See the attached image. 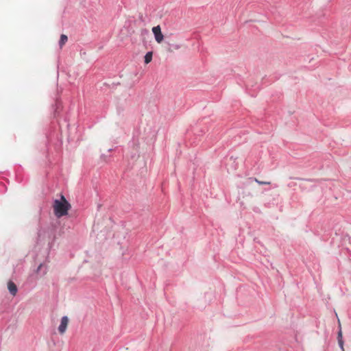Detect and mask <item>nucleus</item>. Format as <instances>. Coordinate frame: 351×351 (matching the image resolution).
Segmentation results:
<instances>
[{
    "label": "nucleus",
    "instance_id": "nucleus-1",
    "mask_svg": "<svg viewBox=\"0 0 351 351\" xmlns=\"http://www.w3.org/2000/svg\"><path fill=\"white\" fill-rule=\"evenodd\" d=\"M53 207L55 215L60 218L67 215L68 210L71 208V205L65 199L64 196L61 195L60 199L54 200Z\"/></svg>",
    "mask_w": 351,
    "mask_h": 351
},
{
    "label": "nucleus",
    "instance_id": "nucleus-2",
    "mask_svg": "<svg viewBox=\"0 0 351 351\" xmlns=\"http://www.w3.org/2000/svg\"><path fill=\"white\" fill-rule=\"evenodd\" d=\"M152 32L154 35L156 41L160 43L164 38L163 34L161 32L160 27L159 25L154 27L152 28Z\"/></svg>",
    "mask_w": 351,
    "mask_h": 351
},
{
    "label": "nucleus",
    "instance_id": "nucleus-3",
    "mask_svg": "<svg viewBox=\"0 0 351 351\" xmlns=\"http://www.w3.org/2000/svg\"><path fill=\"white\" fill-rule=\"evenodd\" d=\"M69 323V318L67 316H63L61 318L60 324L58 326V331L60 334H64L66 330Z\"/></svg>",
    "mask_w": 351,
    "mask_h": 351
},
{
    "label": "nucleus",
    "instance_id": "nucleus-4",
    "mask_svg": "<svg viewBox=\"0 0 351 351\" xmlns=\"http://www.w3.org/2000/svg\"><path fill=\"white\" fill-rule=\"evenodd\" d=\"M48 271V267L45 263H40L36 269V274L40 276H44Z\"/></svg>",
    "mask_w": 351,
    "mask_h": 351
},
{
    "label": "nucleus",
    "instance_id": "nucleus-5",
    "mask_svg": "<svg viewBox=\"0 0 351 351\" xmlns=\"http://www.w3.org/2000/svg\"><path fill=\"white\" fill-rule=\"evenodd\" d=\"M8 289L10 293L12 295L15 296L16 295L18 289H17L16 285L12 281L10 280L8 282Z\"/></svg>",
    "mask_w": 351,
    "mask_h": 351
},
{
    "label": "nucleus",
    "instance_id": "nucleus-6",
    "mask_svg": "<svg viewBox=\"0 0 351 351\" xmlns=\"http://www.w3.org/2000/svg\"><path fill=\"white\" fill-rule=\"evenodd\" d=\"M144 58H145L144 61H145V64L149 63L152 60V51L147 52L145 54Z\"/></svg>",
    "mask_w": 351,
    "mask_h": 351
},
{
    "label": "nucleus",
    "instance_id": "nucleus-7",
    "mask_svg": "<svg viewBox=\"0 0 351 351\" xmlns=\"http://www.w3.org/2000/svg\"><path fill=\"white\" fill-rule=\"evenodd\" d=\"M68 38L66 35L62 34L60 36V39L59 40V45L60 47H62L67 41Z\"/></svg>",
    "mask_w": 351,
    "mask_h": 351
},
{
    "label": "nucleus",
    "instance_id": "nucleus-8",
    "mask_svg": "<svg viewBox=\"0 0 351 351\" xmlns=\"http://www.w3.org/2000/svg\"><path fill=\"white\" fill-rule=\"evenodd\" d=\"M338 343H339V346L341 348V350H344V348H343V341L342 339H339L338 340Z\"/></svg>",
    "mask_w": 351,
    "mask_h": 351
},
{
    "label": "nucleus",
    "instance_id": "nucleus-9",
    "mask_svg": "<svg viewBox=\"0 0 351 351\" xmlns=\"http://www.w3.org/2000/svg\"><path fill=\"white\" fill-rule=\"evenodd\" d=\"M339 339H342V332H341V330H340L338 332V340Z\"/></svg>",
    "mask_w": 351,
    "mask_h": 351
},
{
    "label": "nucleus",
    "instance_id": "nucleus-10",
    "mask_svg": "<svg viewBox=\"0 0 351 351\" xmlns=\"http://www.w3.org/2000/svg\"><path fill=\"white\" fill-rule=\"evenodd\" d=\"M256 181L257 182H258L259 184H269V182H258V180H256Z\"/></svg>",
    "mask_w": 351,
    "mask_h": 351
},
{
    "label": "nucleus",
    "instance_id": "nucleus-11",
    "mask_svg": "<svg viewBox=\"0 0 351 351\" xmlns=\"http://www.w3.org/2000/svg\"><path fill=\"white\" fill-rule=\"evenodd\" d=\"M174 47H175V49H180V46H179V45H175V46H174Z\"/></svg>",
    "mask_w": 351,
    "mask_h": 351
},
{
    "label": "nucleus",
    "instance_id": "nucleus-12",
    "mask_svg": "<svg viewBox=\"0 0 351 351\" xmlns=\"http://www.w3.org/2000/svg\"><path fill=\"white\" fill-rule=\"evenodd\" d=\"M342 351H344V350H343Z\"/></svg>",
    "mask_w": 351,
    "mask_h": 351
}]
</instances>
